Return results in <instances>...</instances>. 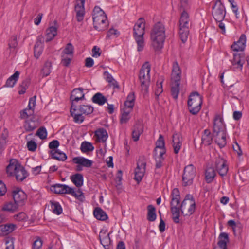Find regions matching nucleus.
Here are the masks:
<instances>
[{"label":"nucleus","instance_id":"1","mask_svg":"<svg viewBox=\"0 0 249 249\" xmlns=\"http://www.w3.org/2000/svg\"><path fill=\"white\" fill-rule=\"evenodd\" d=\"M165 37L164 25L160 22H157L150 32L151 45L155 51H159L163 48Z\"/></svg>","mask_w":249,"mask_h":249},{"label":"nucleus","instance_id":"2","mask_svg":"<svg viewBox=\"0 0 249 249\" xmlns=\"http://www.w3.org/2000/svg\"><path fill=\"white\" fill-rule=\"evenodd\" d=\"M213 136L215 142L220 148L226 145V134L223 120L220 115H215L213 122Z\"/></svg>","mask_w":249,"mask_h":249},{"label":"nucleus","instance_id":"3","mask_svg":"<svg viewBox=\"0 0 249 249\" xmlns=\"http://www.w3.org/2000/svg\"><path fill=\"white\" fill-rule=\"evenodd\" d=\"M171 80V94L177 100L179 93L181 71L177 62L173 64Z\"/></svg>","mask_w":249,"mask_h":249},{"label":"nucleus","instance_id":"4","mask_svg":"<svg viewBox=\"0 0 249 249\" xmlns=\"http://www.w3.org/2000/svg\"><path fill=\"white\" fill-rule=\"evenodd\" d=\"M92 19L94 28L98 31L106 30L108 21L105 12L100 7L96 6L93 10Z\"/></svg>","mask_w":249,"mask_h":249},{"label":"nucleus","instance_id":"5","mask_svg":"<svg viewBox=\"0 0 249 249\" xmlns=\"http://www.w3.org/2000/svg\"><path fill=\"white\" fill-rule=\"evenodd\" d=\"M145 34V20L140 18L133 27V37L137 44V51H142L144 46L143 36Z\"/></svg>","mask_w":249,"mask_h":249},{"label":"nucleus","instance_id":"6","mask_svg":"<svg viewBox=\"0 0 249 249\" xmlns=\"http://www.w3.org/2000/svg\"><path fill=\"white\" fill-rule=\"evenodd\" d=\"M166 150L165 147V142L163 136L160 134L158 140L156 142V147L154 150V156L156 160V168L158 169L162 167V163L164 160L163 155L166 153Z\"/></svg>","mask_w":249,"mask_h":249},{"label":"nucleus","instance_id":"7","mask_svg":"<svg viewBox=\"0 0 249 249\" xmlns=\"http://www.w3.org/2000/svg\"><path fill=\"white\" fill-rule=\"evenodd\" d=\"M178 206L181 210V213L183 216H190L193 214L196 208L195 199L193 195L189 194H187Z\"/></svg>","mask_w":249,"mask_h":249},{"label":"nucleus","instance_id":"8","mask_svg":"<svg viewBox=\"0 0 249 249\" xmlns=\"http://www.w3.org/2000/svg\"><path fill=\"white\" fill-rule=\"evenodd\" d=\"M190 20L188 14L183 11L179 20V34L182 42L185 43L188 38L189 33Z\"/></svg>","mask_w":249,"mask_h":249},{"label":"nucleus","instance_id":"9","mask_svg":"<svg viewBox=\"0 0 249 249\" xmlns=\"http://www.w3.org/2000/svg\"><path fill=\"white\" fill-rule=\"evenodd\" d=\"M202 97L197 92L192 93L189 96L188 101V109L190 112L193 114H197L201 108Z\"/></svg>","mask_w":249,"mask_h":249},{"label":"nucleus","instance_id":"10","mask_svg":"<svg viewBox=\"0 0 249 249\" xmlns=\"http://www.w3.org/2000/svg\"><path fill=\"white\" fill-rule=\"evenodd\" d=\"M151 70L150 65L148 62H145L141 68L139 75L142 88L143 89L147 91L149 85Z\"/></svg>","mask_w":249,"mask_h":249},{"label":"nucleus","instance_id":"11","mask_svg":"<svg viewBox=\"0 0 249 249\" xmlns=\"http://www.w3.org/2000/svg\"><path fill=\"white\" fill-rule=\"evenodd\" d=\"M196 175V168L193 164L185 167L182 175V184L184 186L191 185Z\"/></svg>","mask_w":249,"mask_h":249},{"label":"nucleus","instance_id":"12","mask_svg":"<svg viewBox=\"0 0 249 249\" xmlns=\"http://www.w3.org/2000/svg\"><path fill=\"white\" fill-rule=\"evenodd\" d=\"M226 11L220 0H216L213 7L212 15L216 21H222L225 18Z\"/></svg>","mask_w":249,"mask_h":249},{"label":"nucleus","instance_id":"13","mask_svg":"<svg viewBox=\"0 0 249 249\" xmlns=\"http://www.w3.org/2000/svg\"><path fill=\"white\" fill-rule=\"evenodd\" d=\"M14 201L18 206H21L24 204L27 198L26 194L19 188H17L12 192Z\"/></svg>","mask_w":249,"mask_h":249},{"label":"nucleus","instance_id":"14","mask_svg":"<svg viewBox=\"0 0 249 249\" xmlns=\"http://www.w3.org/2000/svg\"><path fill=\"white\" fill-rule=\"evenodd\" d=\"M36 96L30 98L27 108L20 111V118L21 119H26L33 115L36 106Z\"/></svg>","mask_w":249,"mask_h":249},{"label":"nucleus","instance_id":"15","mask_svg":"<svg viewBox=\"0 0 249 249\" xmlns=\"http://www.w3.org/2000/svg\"><path fill=\"white\" fill-rule=\"evenodd\" d=\"M215 168L219 175L223 177L225 176L228 171V167L227 161L221 158H218L215 161Z\"/></svg>","mask_w":249,"mask_h":249},{"label":"nucleus","instance_id":"16","mask_svg":"<svg viewBox=\"0 0 249 249\" xmlns=\"http://www.w3.org/2000/svg\"><path fill=\"white\" fill-rule=\"evenodd\" d=\"M137 164V166L135 170V179L139 182L143 177L145 171L146 162L143 160H139Z\"/></svg>","mask_w":249,"mask_h":249},{"label":"nucleus","instance_id":"17","mask_svg":"<svg viewBox=\"0 0 249 249\" xmlns=\"http://www.w3.org/2000/svg\"><path fill=\"white\" fill-rule=\"evenodd\" d=\"M84 89L82 88L74 89L71 92L70 99L72 104H74V102H77L79 100L85 99V94L83 92Z\"/></svg>","mask_w":249,"mask_h":249},{"label":"nucleus","instance_id":"18","mask_svg":"<svg viewBox=\"0 0 249 249\" xmlns=\"http://www.w3.org/2000/svg\"><path fill=\"white\" fill-rule=\"evenodd\" d=\"M80 3H77L75 6L76 19L78 22L82 21L85 15V0H77Z\"/></svg>","mask_w":249,"mask_h":249},{"label":"nucleus","instance_id":"19","mask_svg":"<svg viewBox=\"0 0 249 249\" xmlns=\"http://www.w3.org/2000/svg\"><path fill=\"white\" fill-rule=\"evenodd\" d=\"M71 115L73 118V121L77 124L82 123L84 119V117L77 109V106L74 104L71 105L70 110Z\"/></svg>","mask_w":249,"mask_h":249},{"label":"nucleus","instance_id":"20","mask_svg":"<svg viewBox=\"0 0 249 249\" xmlns=\"http://www.w3.org/2000/svg\"><path fill=\"white\" fill-rule=\"evenodd\" d=\"M246 37L244 34L241 35L239 40L235 42L231 46V48L234 51H242L246 46Z\"/></svg>","mask_w":249,"mask_h":249},{"label":"nucleus","instance_id":"21","mask_svg":"<svg viewBox=\"0 0 249 249\" xmlns=\"http://www.w3.org/2000/svg\"><path fill=\"white\" fill-rule=\"evenodd\" d=\"M54 25L49 27L46 30V42H48L53 39L57 35L58 26L57 21H54Z\"/></svg>","mask_w":249,"mask_h":249},{"label":"nucleus","instance_id":"22","mask_svg":"<svg viewBox=\"0 0 249 249\" xmlns=\"http://www.w3.org/2000/svg\"><path fill=\"white\" fill-rule=\"evenodd\" d=\"M20 164L16 159H12L10 160L9 165L7 166L6 171L10 176H14L17 171L20 168Z\"/></svg>","mask_w":249,"mask_h":249},{"label":"nucleus","instance_id":"23","mask_svg":"<svg viewBox=\"0 0 249 249\" xmlns=\"http://www.w3.org/2000/svg\"><path fill=\"white\" fill-rule=\"evenodd\" d=\"M173 147L174 152L178 154L182 145V137L180 134L175 133L172 136Z\"/></svg>","mask_w":249,"mask_h":249},{"label":"nucleus","instance_id":"24","mask_svg":"<svg viewBox=\"0 0 249 249\" xmlns=\"http://www.w3.org/2000/svg\"><path fill=\"white\" fill-rule=\"evenodd\" d=\"M178 205H179L170 204L172 220L175 223H179L180 222L179 217L181 210H180Z\"/></svg>","mask_w":249,"mask_h":249},{"label":"nucleus","instance_id":"25","mask_svg":"<svg viewBox=\"0 0 249 249\" xmlns=\"http://www.w3.org/2000/svg\"><path fill=\"white\" fill-rule=\"evenodd\" d=\"M70 187L67 185L56 184L51 186V191L55 194H68Z\"/></svg>","mask_w":249,"mask_h":249},{"label":"nucleus","instance_id":"26","mask_svg":"<svg viewBox=\"0 0 249 249\" xmlns=\"http://www.w3.org/2000/svg\"><path fill=\"white\" fill-rule=\"evenodd\" d=\"M72 162L77 164H81L82 166L86 167H90L92 164V161L91 160L82 157L73 158Z\"/></svg>","mask_w":249,"mask_h":249},{"label":"nucleus","instance_id":"27","mask_svg":"<svg viewBox=\"0 0 249 249\" xmlns=\"http://www.w3.org/2000/svg\"><path fill=\"white\" fill-rule=\"evenodd\" d=\"M217 245L221 249H227V244L229 242V235L226 232H221L218 237Z\"/></svg>","mask_w":249,"mask_h":249},{"label":"nucleus","instance_id":"28","mask_svg":"<svg viewBox=\"0 0 249 249\" xmlns=\"http://www.w3.org/2000/svg\"><path fill=\"white\" fill-rule=\"evenodd\" d=\"M201 144L205 146L210 145L213 141V136L209 129L204 130L201 137Z\"/></svg>","mask_w":249,"mask_h":249},{"label":"nucleus","instance_id":"29","mask_svg":"<svg viewBox=\"0 0 249 249\" xmlns=\"http://www.w3.org/2000/svg\"><path fill=\"white\" fill-rule=\"evenodd\" d=\"M8 50L10 53H16L17 51L18 41L17 36L14 35L9 39Z\"/></svg>","mask_w":249,"mask_h":249},{"label":"nucleus","instance_id":"30","mask_svg":"<svg viewBox=\"0 0 249 249\" xmlns=\"http://www.w3.org/2000/svg\"><path fill=\"white\" fill-rule=\"evenodd\" d=\"M216 176L215 171L213 167H207L205 170V178L207 183H211L214 179Z\"/></svg>","mask_w":249,"mask_h":249},{"label":"nucleus","instance_id":"31","mask_svg":"<svg viewBox=\"0 0 249 249\" xmlns=\"http://www.w3.org/2000/svg\"><path fill=\"white\" fill-rule=\"evenodd\" d=\"M143 127L142 124H137L134 126L132 133V138L135 142L139 140L140 136L143 133Z\"/></svg>","mask_w":249,"mask_h":249},{"label":"nucleus","instance_id":"32","mask_svg":"<svg viewBox=\"0 0 249 249\" xmlns=\"http://www.w3.org/2000/svg\"><path fill=\"white\" fill-rule=\"evenodd\" d=\"M95 136L100 142H105L108 138L106 130L103 128H99L95 132Z\"/></svg>","mask_w":249,"mask_h":249},{"label":"nucleus","instance_id":"33","mask_svg":"<svg viewBox=\"0 0 249 249\" xmlns=\"http://www.w3.org/2000/svg\"><path fill=\"white\" fill-rule=\"evenodd\" d=\"M19 74L20 73L18 71H15L12 75L7 79L5 86L10 88L13 87L18 80Z\"/></svg>","mask_w":249,"mask_h":249},{"label":"nucleus","instance_id":"34","mask_svg":"<svg viewBox=\"0 0 249 249\" xmlns=\"http://www.w3.org/2000/svg\"><path fill=\"white\" fill-rule=\"evenodd\" d=\"M171 201L170 204L179 205L180 203V195L179 190L177 188H174L171 193Z\"/></svg>","mask_w":249,"mask_h":249},{"label":"nucleus","instance_id":"35","mask_svg":"<svg viewBox=\"0 0 249 249\" xmlns=\"http://www.w3.org/2000/svg\"><path fill=\"white\" fill-rule=\"evenodd\" d=\"M14 176H15L17 180L22 181L28 176V173L25 168L20 165V168H19Z\"/></svg>","mask_w":249,"mask_h":249},{"label":"nucleus","instance_id":"36","mask_svg":"<svg viewBox=\"0 0 249 249\" xmlns=\"http://www.w3.org/2000/svg\"><path fill=\"white\" fill-rule=\"evenodd\" d=\"M50 154L53 159L60 161H65L67 158L66 154L61 152L59 150H52L50 151Z\"/></svg>","mask_w":249,"mask_h":249},{"label":"nucleus","instance_id":"37","mask_svg":"<svg viewBox=\"0 0 249 249\" xmlns=\"http://www.w3.org/2000/svg\"><path fill=\"white\" fill-rule=\"evenodd\" d=\"M164 77L163 75H160L158 77L156 84V89L155 90V95H160L163 92L162 83L164 81Z\"/></svg>","mask_w":249,"mask_h":249},{"label":"nucleus","instance_id":"38","mask_svg":"<svg viewBox=\"0 0 249 249\" xmlns=\"http://www.w3.org/2000/svg\"><path fill=\"white\" fill-rule=\"evenodd\" d=\"M92 101L100 106L103 105L107 102V99L101 93L98 92L92 98Z\"/></svg>","mask_w":249,"mask_h":249},{"label":"nucleus","instance_id":"39","mask_svg":"<svg viewBox=\"0 0 249 249\" xmlns=\"http://www.w3.org/2000/svg\"><path fill=\"white\" fill-rule=\"evenodd\" d=\"M18 206L14 201L5 203L2 206L1 210L3 211H7L11 213H14L17 211Z\"/></svg>","mask_w":249,"mask_h":249},{"label":"nucleus","instance_id":"40","mask_svg":"<svg viewBox=\"0 0 249 249\" xmlns=\"http://www.w3.org/2000/svg\"><path fill=\"white\" fill-rule=\"evenodd\" d=\"M71 179L77 187H80L83 184V176L81 174L77 173L71 176Z\"/></svg>","mask_w":249,"mask_h":249},{"label":"nucleus","instance_id":"41","mask_svg":"<svg viewBox=\"0 0 249 249\" xmlns=\"http://www.w3.org/2000/svg\"><path fill=\"white\" fill-rule=\"evenodd\" d=\"M147 219L149 221H154L157 217L156 213V209L152 205L147 206Z\"/></svg>","mask_w":249,"mask_h":249},{"label":"nucleus","instance_id":"42","mask_svg":"<svg viewBox=\"0 0 249 249\" xmlns=\"http://www.w3.org/2000/svg\"><path fill=\"white\" fill-rule=\"evenodd\" d=\"M26 132H31L37 127V123L31 119L26 120L23 125Z\"/></svg>","mask_w":249,"mask_h":249},{"label":"nucleus","instance_id":"43","mask_svg":"<svg viewBox=\"0 0 249 249\" xmlns=\"http://www.w3.org/2000/svg\"><path fill=\"white\" fill-rule=\"evenodd\" d=\"M68 194H71L81 202H83L85 199L84 193L80 189L74 190V188L70 187V190L69 191Z\"/></svg>","mask_w":249,"mask_h":249},{"label":"nucleus","instance_id":"44","mask_svg":"<svg viewBox=\"0 0 249 249\" xmlns=\"http://www.w3.org/2000/svg\"><path fill=\"white\" fill-rule=\"evenodd\" d=\"M94 216L98 220L104 221L107 218L106 213L100 208H96L93 212Z\"/></svg>","mask_w":249,"mask_h":249},{"label":"nucleus","instance_id":"45","mask_svg":"<svg viewBox=\"0 0 249 249\" xmlns=\"http://www.w3.org/2000/svg\"><path fill=\"white\" fill-rule=\"evenodd\" d=\"M77 109L81 114L86 115L90 114L94 110L93 107L91 106L85 105H80Z\"/></svg>","mask_w":249,"mask_h":249},{"label":"nucleus","instance_id":"46","mask_svg":"<svg viewBox=\"0 0 249 249\" xmlns=\"http://www.w3.org/2000/svg\"><path fill=\"white\" fill-rule=\"evenodd\" d=\"M243 64V61L241 59V56L240 55H234V59L232 62V65L233 66V69L234 70L235 69H239V70H241L242 69Z\"/></svg>","mask_w":249,"mask_h":249},{"label":"nucleus","instance_id":"47","mask_svg":"<svg viewBox=\"0 0 249 249\" xmlns=\"http://www.w3.org/2000/svg\"><path fill=\"white\" fill-rule=\"evenodd\" d=\"M50 203L52 211L54 213L59 215L62 213V208L59 202L50 201Z\"/></svg>","mask_w":249,"mask_h":249},{"label":"nucleus","instance_id":"48","mask_svg":"<svg viewBox=\"0 0 249 249\" xmlns=\"http://www.w3.org/2000/svg\"><path fill=\"white\" fill-rule=\"evenodd\" d=\"M16 225L13 224L1 225L0 226V230L5 234L12 232L15 229Z\"/></svg>","mask_w":249,"mask_h":249},{"label":"nucleus","instance_id":"49","mask_svg":"<svg viewBox=\"0 0 249 249\" xmlns=\"http://www.w3.org/2000/svg\"><path fill=\"white\" fill-rule=\"evenodd\" d=\"M51 62L49 61H47L43 65V67L41 71V73L43 77L47 76L50 74L51 72Z\"/></svg>","mask_w":249,"mask_h":249},{"label":"nucleus","instance_id":"50","mask_svg":"<svg viewBox=\"0 0 249 249\" xmlns=\"http://www.w3.org/2000/svg\"><path fill=\"white\" fill-rule=\"evenodd\" d=\"M80 149L82 152L86 153L93 151L94 150V147L91 143L85 141L82 142Z\"/></svg>","mask_w":249,"mask_h":249},{"label":"nucleus","instance_id":"51","mask_svg":"<svg viewBox=\"0 0 249 249\" xmlns=\"http://www.w3.org/2000/svg\"><path fill=\"white\" fill-rule=\"evenodd\" d=\"M74 52V47L71 43H69L67 44L66 47L63 51L62 54L65 55H72Z\"/></svg>","mask_w":249,"mask_h":249},{"label":"nucleus","instance_id":"52","mask_svg":"<svg viewBox=\"0 0 249 249\" xmlns=\"http://www.w3.org/2000/svg\"><path fill=\"white\" fill-rule=\"evenodd\" d=\"M130 110H124L121 113V117L120 119V123L121 124H126L130 119L129 115Z\"/></svg>","mask_w":249,"mask_h":249},{"label":"nucleus","instance_id":"53","mask_svg":"<svg viewBox=\"0 0 249 249\" xmlns=\"http://www.w3.org/2000/svg\"><path fill=\"white\" fill-rule=\"evenodd\" d=\"M99 238L101 244L104 246L105 249H107L106 248V247H108L110 243L109 234H107L103 238H101V236L100 235Z\"/></svg>","mask_w":249,"mask_h":249},{"label":"nucleus","instance_id":"54","mask_svg":"<svg viewBox=\"0 0 249 249\" xmlns=\"http://www.w3.org/2000/svg\"><path fill=\"white\" fill-rule=\"evenodd\" d=\"M36 135L40 139L43 140L46 139L47 136V132L46 128L44 127H40L36 131Z\"/></svg>","mask_w":249,"mask_h":249},{"label":"nucleus","instance_id":"55","mask_svg":"<svg viewBox=\"0 0 249 249\" xmlns=\"http://www.w3.org/2000/svg\"><path fill=\"white\" fill-rule=\"evenodd\" d=\"M43 244V241L39 237H36V239L34 241L32 245L33 249H40Z\"/></svg>","mask_w":249,"mask_h":249},{"label":"nucleus","instance_id":"56","mask_svg":"<svg viewBox=\"0 0 249 249\" xmlns=\"http://www.w3.org/2000/svg\"><path fill=\"white\" fill-rule=\"evenodd\" d=\"M43 51V46L38 45V44H35L34 46V55L38 58L41 54Z\"/></svg>","mask_w":249,"mask_h":249},{"label":"nucleus","instance_id":"57","mask_svg":"<svg viewBox=\"0 0 249 249\" xmlns=\"http://www.w3.org/2000/svg\"><path fill=\"white\" fill-rule=\"evenodd\" d=\"M27 147L28 150L34 152L37 148V143L35 141L31 140L27 142Z\"/></svg>","mask_w":249,"mask_h":249},{"label":"nucleus","instance_id":"58","mask_svg":"<svg viewBox=\"0 0 249 249\" xmlns=\"http://www.w3.org/2000/svg\"><path fill=\"white\" fill-rule=\"evenodd\" d=\"M230 3L231 4V8L233 12L235 14L236 18H238L239 13L238 12V7L237 3L235 2L234 0L231 1Z\"/></svg>","mask_w":249,"mask_h":249},{"label":"nucleus","instance_id":"59","mask_svg":"<svg viewBox=\"0 0 249 249\" xmlns=\"http://www.w3.org/2000/svg\"><path fill=\"white\" fill-rule=\"evenodd\" d=\"M15 219L18 221H22L26 219L27 215L25 213L20 212L14 215Z\"/></svg>","mask_w":249,"mask_h":249},{"label":"nucleus","instance_id":"60","mask_svg":"<svg viewBox=\"0 0 249 249\" xmlns=\"http://www.w3.org/2000/svg\"><path fill=\"white\" fill-rule=\"evenodd\" d=\"M61 57V64L64 66L68 67L71 62V58L66 57L64 54H62Z\"/></svg>","mask_w":249,"mask_h":249},{"label":"nucleus","instance_id":"61","mask_svg":"<svg viewBox=\"0 0 249 249\" xmlns=\"http://www.w3.org/2000/svg\"><path fill=\"white\" fill-rule=\"evenodd\" d=\"M92 56L93 57H98L101 55V52H100V48L95 46L92 50Z\"/></svg>","mask_w":249,"mask_h":249},{"label":"nucleus","instance_id":"62","mask_svg":"<svg viewBox=\"0 0 249 249\" xmlns=\"http://www.w3.org/2000/svg\"><path fill=\"white\" fill-rule=\"evenodd\" d=\"M59 146V142L57 140H53L49 144V148L52 150H55Z\"/></svg>","mask_w":249,"mask_h":249},{"label":"nucleus","instance_id":"63","mask_svg":"<svg viewBox=\"0 0 249 249\" xmlns=\"http://www.w3.org/2000/svg\"><path fill=\"white\" fill-rule=\"evenodd\" d=\"M94 64V60L91 57H88L85 59V66L88 68L92 67Z\"/></svg>","mask_w":249,"mask_h":249},{"label":"nucleus","instance_id":"64","mask_svg":"<svg viewBox=\"0 0 249 249\" xmlns=\"http://www.w3.org/2000/svg\"><path fill=\"white\" fill-rule=\"evenodd\" d=\"M124 105L125 106L124 110H130V111L134 106V103L125 101L124 103Z\"/></svg>","mask_w":249,"mask_h":249}]
</instances>
